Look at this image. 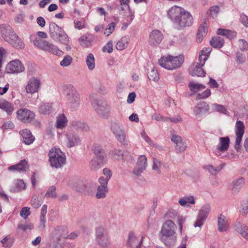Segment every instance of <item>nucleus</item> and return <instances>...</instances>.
I'll return each mask as SVG.
<instances>
[{
  "instance_id": "obj_11",
  "label": "nucleus",
  "mask_w": 248,
  "mask_h": 248,
  "mask_svg": "<svg viewBox=\"0 0 248 248\" xmlns=\"http://www.w3.org/2000/svg\"><path fill=\"white\" fill-rule=\"evenodd\" d=\"M41 87V80L36 77H31L28 81L25 86L26 92L27 93L33 94L38 93Z\"/></svg>"
},
{
  "instance_id": "obj_7",
  "label": "nucleus",
  "mask_w": 248,
  "mask_h": 248,
  "mask_svg": "<svg viewBox=\"0 0 248 248\" xmlns=\"http://www.w3.org/2000/svg\"><path fill=\"white\" fill-rule=\"evenodd\" d=\"M110 129L117 140L124 145L127 146L128 141L124 126L119 122H113L111 124Z\"/></svg>"
},
{
  "instance_id": "obj_35",
  "label": "nucleus",
  "mask_w": 248,
  "mask_h": 248,
  "mask_svg": "<svg viewBox=\"0 0 248 248\" xmlns=\"http://www.w3.org/2000/svg\"><path fill=\"white\" fill-rule=\"evenodd\" d=\"M68 123L66 117L64 114H61L57 118L56 126L58 129L64 128Z\"/></svg>"
},
{
  "instance_id": "obj_50",
  "label": "nucleus",
  "mask_w": 248,
  "mask_h": 248,
  "mask_svg": "<svg viewBox=\"0 0 248 248\" xmlns=\"http://www.w3.org/2000/svg\"><path fill=\"white\" fill-rule=\"evenodd\" d=\"M14 240V239L9 236H7L1 240V242L2 244V246L5 248H9L12 247L13 244Z\"/></svg>"
},
{
  "instance_id": "obj_63",
  "label": "nucleus",
  "mask_w": 248,
  "mask_h": 248,
  "mask_svg": "<svg viewBox=\"0 0 248 248\" xmlns=\"http://www.w3.org/2000/svg\"><path fill=\"white\" fill-rule=\"evenodd\" d=\"M14 128V124L10 121L4 123L1 126L3 130L12 129Z\"/></svg>"
},
{
  "instance_id": "obj_22",
  "label": "nucleus",
  "mask_w": 248,
  "mask_h": 248,
  "mask_svg": "<svg viewBox=\"0 0 248 248\" xmlns=\"http://www.w3.org/2000/svg\"><path fill=\"white\" fill-rule=\"evenodd\" d=\"M209 111V106L205 102H200L197 104L193 108L194 114L196 116L208 113Z\"/></svg>"
},
{
  "instance_id": "obj_8",
  "label": "nucleus",
  "mask_w": 248,
  "mask_h": 248,
  "mask_svg": "<svg viewBox=\"0 0 248 248\" xmlns=\"http://www.w3.org/2000/svg\"><path fill=\"white\" fill-rule=\"evenodd\" d=\"M50 33L51 37L54 40H58L62 43L66 44L68 42V37L64 31L56 24L52 23L49 26Z\"/></svg>"
},
{
  "instance_id": "obj_21",
  "label": "nucleus",
  "mask_w": 248,
  "mask_h": 248,
  "mask_svg": "<svg viewBox=\"0 0 248 248\" xmlns=\"http://www.w3.org/2000/svg\"><path fill=\"white\" fill-rule=\"evenodd\" d=\"M163 38V35L161 32L154 30L150 34L148 42L151 46H156L161 43Z\"/></svg>"
},
{
  "instance_id": "obj_43",
  "label": "nucleus",
  "mask_w": 248,
  "mask_h": 248,
  "mask_svg": "<svg viewBox=\"0 0 248 248\" xmlns=\"http://www.w3.org/2000/svg\"><path fill=\"white\" fill-rule=\"evenodd\" d=\"M123 155V152L118 149H114L109 153V156L115 160L120 159L122 158Z\"/></svg>"
},
{
  "instance_id": "obj_29",
  "label": "nucleus",
  "mask_w": 248,
  "mask_h": 248,
  "mask_svg": "<svg viewBox=\"0 0 248 248\" xmlns=\"http://www.w3.org/2000/svg\"><path fill=\"white\" fill-rule=\"evenodd\" d=\"M20 134L22 137L23 142L27 145L32 143L34 140V137L28 129H26L20 131Z\"/></svg>"
},
{
  "instance_id": "obj_26",
  "label": "nucleus",
  "mask_w": 248,
  "mask_h": 248,
  "mask_svg": "<svg viewBox=\"0 0 248 248\" xmlns=\"http://www.w3.org/2000/svg\"><path fill=\"white\" fill-rule=\"evenodd\" d=\"M92 150L95 155V157L100 161H105L106 158V154L101 145L98 144H94L92 147Z\"/></svg>"
},
{
  "instance_id": "obj_25",
  "label": "nucleus",
  "mask_w": 248,
  "mask_h": 248,
  "mask_svg": "<svg viewBox=\"0 0 248 248\" xmlns=\"http://www.w3.org/2000/svg\"><path fill=\"white\" fill-rule=\"evenodd\" d=\"M94 41V36L91 34H86L81 36L78 41L80 45L84 47H90Z\"/></svg>"
},
{
  "instance_id": "obj_14",
  "label": "nucleus",
  "mask_w": 248,
  "mask_h": 248,
  "mask_svg": "<svg viewBox=\"0 0 248 248\" xmlns=\"http://www.w3.org/2000/svg\"><path fill=\"white\" fill-rule=\"evenodd\" d=\"M244 129L245 126L243 122L237 120L235 125V132L236 137L234 145V148L237 151L240 149L242 138L244 134Z\"/></svg>"
},
{
  "instance_id": "obj_42",
  "label": "nucleus",
  "mask_w": 248,
  "mask_h": 248,
  "mask_svg": "<svg viewBox=\"0 0 248 248\" xmlns=\"http://www.w3.org/2000/svg\"><path fill=\"white\" fill-rule=\"evenodd\" d=\"M128 44V38L123 37L116 43V48L119 50H123L127 46Z\"/></svg>"
},
{
  "instance_id": "obj_55",
  "label": "nucleus",
  "mask_w": 248,
  "mask_h": 248,
  "mask_svg": "<svg viewBox=\"0 0 248 248\" xmlns=\"http://www.w3.org/2000/svg\"><path fill=\"white\" fill-rule=\"evenodd\" d=\"M72 62V57L67 55L63 58V60L60 62V64L62 66L65 67L69 66L71 63Z\"/></svg>"
},
{
  "instance_id": "obj_18",
  "label": "nucleus",
  "mask_w": 248,
  "mask_h": 248,
  "mask_svg": "<svg viewBox=\"0 0 248 248\" xmlns=\"http://www.w3.org/2000/svg\"><path fill=\"white\" fill-rule=\"evenodd\" d=\"M17 118L24 123H29L34 118L33 112L26 108L19 109L16 112Z\"/></svg>"
},
{
  "instance_id": "obj_6",
  "label": "nucleus",
  "mask_w": 248,
  "mask_h": 248,
  "mask_svg": "<svg viewBox=\"0 0 248 248\" xmlns=\"http://www.w3.org/2000/svg\"><path fill=\"white\" fill-rule=\"evenodd\" d=\"M91 102L100 117L103 119L108 118L111 113V108L107 102L95 99H91Z\"/></svg>"
},
{
  "instance_id": "obj_53",
  "label": "nucleus",
  "mask_w": 248,
  "mask_h": 248,
  "mask_svg": "<svg viewBox=\"0 0 248 248\" xmlns=\"http://www.w3.org/2000/svg\"><path fill=\"white\" fill-rule=\"evenodd\" d=\"M212 108L217 112L225 114L226 112V109L225 108L221 105H219L217 104H212Z\"/></svg>"
},
{
  "instance_id": "obj_23",
  "label": "nucleus",
  "mask_w": 248,
  "mask_h": 248,
  "mask_svg": "<svg viewBox=\"0 0 248 248\" xmlns=\"http://www.w3.org/2000/svg\"><path fill=\"white\" fill-rule=\"evenodd\" d=\"M218 230L220 232H227L229 229V223L227 218L220 214L217 217Z\"/></svg>"
},
{
  "instance_id": "obj_4",
  "label": "nucleus",
  "mask_w": 248,
  "mask_h": 248,
  "mask_svg": "<svg viewBox=\"0 0 248 248\" xmlns=\"http://www.w3.org/2000/svg\"><path fill=\"white\" fill-rule=\"evenodd\" d=\"M48 156L52 167L59 168L65 163V155L59 148H52L49 152Z\"/></svg>"
},
{
  "instance_id": "obj_16",
  "label": "nucleus",
  "mask_w": 248,
  "mask_h": 248,
  "mask_svg": "<svg viewBox=\"0 0 248 248\" xmlns=\"http://www.w3.org/2000/svg\"><path fill=\"white\" fill-rule=\"evenodd\" d=\"M230 142V140L229 137H220L219 142L214 151L215 155L217 156H220L222 153H224L228 149Z\"/></svg>"
},
{
  "instance_id": "obj_32",
  "label": "nucleus",
  "mask_w": 248,
  "mask_h": 248,
  "mask_svg": "<svg viewBox=\"0 0 248 248\" xmlns=\"http://www.w3.org/2000/svg\"><path fill=\"white\" fill-rule=\"evenodd\" d=\"M0 108L5 111L7 114L10 115L14 110V106L12 103L3 99L0 100Z\"/></svg>"
},
{
  "instance_id": "obj_15",
  "label": "nucleus",
  "mask_w": 248,
  "mask_h": 248,
  "mask_svg": "<svg viewBox=\"0 0 248 248\" xmlns=\"http://www.w3.org/2000/svg\"><path fill=\"white\" fill-rule=\"evenodd\" d=\"M147 157L145 155H140L138 159L136 166L132 171L133 173L137 176H140L147 167Z\"/></svg>"
},
{
  "instance_id": "obj_34",
  "label": "nucleus",
  "mask_w": 248,
  "mask_h": 248,
  "mask_svg": "<svg viewBox=\"0 0 248 248\" xmlns=\"http://www.w3.org/2000/svg\"><path fill=\"white\" fill-rule=\"evenodd\" d=\"M202 65H199L198 63H194L191 66L192 69L191 75L197 76L198 77H204L205 75V72L202 68Z\"/></svg>"
},
{
  "instance_id": "obj_41",
  "label": "nucleus",
  "mask_w": 248,
  "mask_h": 248,
  "mask_svg": "<svg viewBox=\"0 0 248 248\" xmlns=\"http://www.w3.org/2000/svg\"><path fill=\"white\" fill-rule=\"evenodd\" d=\"M13 29L12 27L7 25H3L0 26V33L2 38L5 40V37L9 36Z\"/></svg>"
},
{
  "instance_id": "obj_27",
  "label": "nucleus",
  "mask_w": 248,
  "mask_h": 248,
  "mask_svg": "<svg viewBox=\"0 0 248 248\" xmlns=\"http://www.w3.org/2000/svg\"><path fill=\"white\" fill-rule=\"evenodd\" d=\"M29 169V165L25 160H21L16 165H12L8 168L10 171H18L19 172L26 171Z\"/></svg>"
},
{
  "instance_id": "obj_39",
  "label": "nucleus",
  "mask_w": 248,
  "mask_h": 248,
  "mask_svg": "<svg viewBox=\"0 0 248 248\" xmlns=\"http://www.w3.org/2000/svg\"><path fill=\"white\" fill-rule=\"evenodd\" d=\"M105 161H100L96 157L93 158L90 162V169L93 170H97L101 167L102 164Z\"/></svg>"
},
{
  "instance_id": "obj_60",
  "label": "nucleus",
  "mask_w": 248,
  "mask_h": 248,
  "mask_svg": "<svg viewBox=\"0 0 248 248\" xmlns=\"http://www.w3.org/2000/svg\"><path fill=\"white\" fill-rule=\"evenodd\" d=\"M186 147V144L183 140L176 145V150L179 153L183 152L185 151Z\"/></svg>"
},
{
  "instance_id": "obj_62",
  "label": "nucleus",
  "mask_w": 248,
  "mask_h": 248,
  "mask_svg": "<svg viewBox=\"0 0 248 248\" xmlns=\"http://www.w3.org/2000/svg\"><path fill=\"white\" fill-rule=\"evenodd\" d=\"M74 27L76 29L78 30L82 29L85 27V21L82 22L80 21L75 20Z\"/></svg>"
},
{
  "instance_id": "obj_1",
  "label": "nucleus",
  "mask_w": 248,
  "mask_h": 248,
  "mask_svg": "<svg viewBox=\"0 0 248 248\" xmlns=\"http://www.w3.org/2000/svg\"><path fill=\"white\" fill-rule=\"evenodd\" d=\"M61 91L65 96L67 104L71 111L77 110L80 106V95L77 89L71 84H65L62 86Z\"/></svg>"
},
{
  "instance_id": "obj_17",
  "label": "nucleus",
  "mask_w": 248,
  "mask_h": 248,
  "mask_svg": "<svg viewBox=\"0 0 248 248\" xmlns=\"http://www.w3.org/2000/svg\"><path fill=\"white\" fill-rule=\"evenodd\" d=\"M80 143L81 139L77 134L69 133L65 135L64 143L67 148H72L78 146Z\"/></svg>"
},
{
  "instance_id": "obj_37",
  "label": "nucleus",
  "mask_w": 248,
  "mask_h": 248,
  "mask_svg": "<svg viewBox=\"0 0 248 248\" xmlns=\"http://www.w3.org/2000/svg\"><path fill=\"white\" fill-rule=\"evenodd\" d=\"M210 43L212 46L220 48L223 46L224 41L222 37L217 36L213 37Z\"/></svg>"
},
{
  "instance_id": "obj_44",
  "label": "nucleus",
  "mask_w": 248,
  "mask_h": 248,
  "mask_svg": "<svg viewBox=\"0 0 248 248\" xmlns=\"http://www.w3.org/2000/svg\"><path fill=\"white\" fill-rule=\"evenodd\" d=\"M86 63L89 70H93L95 68V59L92 53H89L87 55Z\"/></svg>"
},
{
  "instance_id": "obj_64",
  "label": "nucleus",
  "mask_w": 248,
  "mask_h": 248,
  "mask_svg": "<svg viewBox=\"0 0 248 248\" xmlns=\"http://www.w3.org/2000/svg\"><path fill=\"white\" fill-rule=\"evenodd\" d=\"M240 22L246 27H248V16L246 15L242 14L240 18Z\"/></svg>"
},
{
  "instance_id": "obj_10",
  "label": "nucleus",
  "mask_w": 248,
  "mask_h": 248,
  "mask_svg": "<svg viewBox=\"0 0 248 248\" xmlns=\"http://www.w3.org/2000/svg\"><path fill=\"white\" fill-rule=\"evenodd\" d=\"M25 70L23 64L18 59L9 62L6 67L5 71L7 73L17 74L23 72Z\"/></svg>"
},
{
  "instance_id": "obj_3",
  "label": "nucleus",
  "mask_w": 248,
  "mask_h": 248,
  "mask_svg": "<svg viewBox=\"0 0 248 248\" xmlns=\"http://www.w3.org/2000/svg\"><path fill=\"white\" fill-rule=\"evenodd\" d=\"M184 61V57L182 55L177 56L167 55L161 57L158 61V63L166 69L172 70L180 67Z\"/></svg>"
},
{
  "instance_id": "obj_13",
  "label": "nucleus",
  "mask_w": 248,
  "mask_h": 248,
  "mask_svg": "<svg viewBox=\"0 0 248 248\" xmlns=\"http://www.w3.org/2000/svg\"><path fill=\"white\" fill-rule=\"evenodd\" d=\"M5 41L17 49H23L25 44L13 30L9 36L5 37Z\"/></svg>"
},
{
  "instance_id": "obj_52",
  "label": "nucleus",
  "mask_w": 248,
  "mask_h": 248,
  "mask_svg": "<svg viewBox=\"0 0 248 248\" xmlns=\"http://www.w3.org/2000/svg\"><path fill=\"white\" fill-rule=\"evenodd\" d=\"M116 24L114 22H112L109 24L108 27L106 28L104 34L106 36H109L114 30Z\"/></svg>"
},
{
  "instance_id": "obj_12",
  "label": "nucleus",
  "mask_w": 248,
  "mask_h": 248,
  "mask_svg": "<svg viewBox=\"0 0 248 248\" xmlns=\"http://www.w3.org/2000/svg\"><path fill=\"white\" fill-rule=\"evenodd\" d=\"M96 243L102 247H107L109 244L108 235L105 229L102 227L97 228L95 232Z\"/></svg>"
},
{
  "instance_id": "obj_46",
  "label": "nucleus",
  "mask_w": 248,
  "mask_h": 248,
  "mask_svg": "<svg viewBox=\"0 0 248 248\" xmlns=\"http://www.w3.org/2000/svg\"><path fill=\"white\" fill-rule=\"evenodd\" d=\"M51 109L52 106L50 104L44 103L41 104L39 108V112L44 114H49Z\"/></svg>"
},
{
  "instance_id": "obj_28",
  "label": "nucleus",
  "mask_w": 248,
  "mask_h": 248,
  "mask_svg": "<svg viewBox=\"0 0 248 248\" xmlns=\"http://www.w3.org/2000/svg\"><path fill=\"white\" fill-rule=\"evenodd\" d=\"M66 231V227L65 226H58L54 228L51 231V235L53 238L59 239L60 237L64 236V232Z\"/></svg>"
},
{
  "instance_id": "obj_31",
  "label": "nucleus",
  "mask_w": 248,
  "mask_h": 248,
  "mask_svg": "<svg viewBox=\"0 0 248 248\" xmlns=\"http://www.w3.org/2000/svg\"><path fill=\"white\" fill-rule=\"evenodd\" d=\"M235 231L238 232L245 239L248 240V227L240 223L234 225Z\"/></svg>"
},
{
  "instance_id": "obj_56",
  "label": "nucleus",
  "mask_w": 248,
  "mask_h": 248,
  "mask_svg": "<svg viewBox=\"0 0 248 248\" xmlns=\"http://www.w3.org/2000/svg\"><path fill=\"white\" fill-rule=\"evenodd\" d=\"M219 9V7L218 6H212L209 10V14L211 15L213 18H215L217 16Z\"/></svg>"
},
{
  "instance_id": "obj_30",
  "label": "nucleus",
  "mask_w": 248,
  "mask_h": 248,
  "mask_svg": "<svg viewBox=\"0 0 248 248\" xmlns=\"http://www.w3.org/2000/svg\"><path fill=\"white\" fill-rule=\"evenodd\" d=\"M212 51L211 47H205L200 52L199 60V65L203 66L205 64L206 61L209 57V55Z\"/></svg>"
},
{
  "instance_id": "obj_47",
  "label": "nucleus",
  "mask_w": 248,
  "mask_h": 248,
  "mask_svg": "<svg viewBox=\"0 0 248 248\" xmlns=\"http://www.w3.org/2000/svg\"><path fill=\"white\" fill-rule=\"evenodd\" d=\"M188 87L191 90L193 93H197L200 90L203 89L205 88V86L202 84H198L194 83L193 82H189L188 84Z\"/></svg>"
},
{
  "instance_id": "obj_61",
  "label": "nucleus",
  "mask_w": 248,
  "mask_h": 248,
  "mask_svg": "<svg viewBox=\"0 0 248 248\" xmlns=\"http://www.w3.org/2000/svg\"><path fill=\"white\" fill-rule=\"evenodd\" d=\"M113 50V44L111 41H108L103 47V51L110 53Z\"/></svg>"
},
{
  "instance_id": "obj_36",
  "label": "nucleus",
  "mask_w": 248,
  "mask_h": 248,
  "mask_svg": "<svg viewBox=\"0 0 248 248\" xmlns=\"http://www.w3.org/2000/svg\"><path fill=\"white\" fill-rule=\"evenodd\" d=\"M207 32V26L205 23H204L201 25L198 30V32L197 35V41L198 42H201L202 40L203 37H204Z\"/></svg>"
},
{
  "instance_id": "obj_48",
  "label": "nucleus",
  "mask_w": 248,
  "mask_h": 248,
  "mask_svg": "<svg viewBox=\"0 0 248 248\" xmlns=\"http://www.w3.org/2000/svg\"><path fill=\"white\" fill-rule=\"evenodd\" d=\"M153 163L152 170L155 171L157 174H161V168L162 166L161 161L156 158H154Z\"/></svg>"
},
{
  "instance_id": "obj_49",
  "label": "nucleus",
  "mask_w": 248,
  "mask_h": 248,
  "mask_svg": "<svg viewBox=\"0 0 248 248\" xmlns=\"http://www.w3.org/2000/svg\"><path fill=\"white\" fill-rule=\"evenodd\" d=\"M108 192V187H97L96 197L97 199L105 198L106 196V193Z\"/></svg>"
},
{
  "instance_id": "obj_45",
  "label": "nucleus",
  "mask_w": 248,
  "mask_h": 248,
  "mask_svg": "<svg viewBox=\"0 0 248 248\" xmlns=\"http://www.w3.org/2000/svg\"><path fill=\"white\" fill-rule=\"evenodd\" d=\"M147 76L150 80L155 82L158 81L160 78L157 70L154 67L148 71Z\"/></svg>"
},
{
  "instance_id": "obj_33",
  "label": "nucleus",
  "mask_w": 248,
  "mask_h": 248,
  "mask_svg": "<svg viewBox=\"0 0 248 248\" xmlns=\"http://www.w3.org/2000/svg\"><path fill=\"white\" fill-rule=\"evenodd\" d=\"M72 126L78 130L88 131L90 127L85 123L78 120H73L71 123Z\"/></svg>"
},
{
  "instance_id": "obj_19",
  "label": "nucleus",
  "mask_w": 248,
  "mask_h": 248,
  "mask_svg": "<svg viewBox=\"0 0 248 248\" xmlns=\"http://www.w3.org/2000/svg\"><path fill=\"white\" fill-rule=\"evenodd\" d=\"M185 10L184 8L175 5L168 10V16L174 23L176 24Z\"/></svg>"
},
{
  "instance_id": "obj_5",
  "label": "nucleus",
  "mask_w": 248,
  "mask_h": 248,
  "mask_svg": "<svg viewBox=\"0 0 248 248\" xmlns=\"http://www.w3.org/2000/svg\"><path fill=\"white\" fill-rule=\"evenodd\" d=\"M33 38H34L33 44L40 49L57 56L62 55V51L59 49L57 46L53 44L49 43L47 41L43 40L40 38L35 37L34 35L30 36L31 40Z\"/></svg>"
},
{
  "instance_id": "obj_57",
  "label": "nucleus",
  "mask_w": 248,
  "mask_h": 248,
  "mask_svg": "<svg viewBox=\"0 0 248 248\" xmlns=\"http://www.w3.org/2000/svg\"><path fill=\"white\" fill-rule=\"evenodd\" d=\"M56 187L55 186H51L49 187L48 191L46 193L45 196L47 197L50 198H56Z\"/></svg>"
},
{
  "instance_id": "obj_40",
  "label": "nucleus",
  "mask_w": 248,
  "mask_h": 248,
  "mask_svg": "<svg viewBox=\"0 0 248 248\" xmlns=\"http://www.w3.org/2000/svg\"><path fill=\"white\" fill-rule=\"evenodd\" d=\"M217 34L222 36H225L230 39L233 38L236 35V33L234 31L222 29H218L217 30Z\"/></svg>"
},
{
  "instance_id": "obj_58",
  "label": "nucleus",
  "mask_w": 248,
  "mask_h": 248,
  "mask_svg": "<svg viewBox=\"0 0 248 248\" xmlns=\"http://www.w3.org/2000/svg\"><path fill=\"white\" fill-rule=\"evenodd\" d=\"M211 95V91L209 89H206L201 93H199L196 97L197 99H204Z\"/></svg>"
},
{
  "instance_id": "obj_38",
  "label": "nucleus",
  "mask_w": 248,
  "mask_h": 248,
  "mask_svg": "<svg viewBox=\"0 0 248 248\" xmlns=\"http://www.w3.org/2000/svg\"><path fill=\"white\" fill-rule=\"evenodd\" d=\"M178 203L182 206H185L187 203L194 204L195 203V199L193 196L190 195L185 196L180 198L178 201Z\"/></svg>"
},
{
  "instance_id": "obj_51",
  "label": "nucleus",
  "mask_w": 248,
  "mask_h": 248,
  "mask_svg": "<svg viewBox=\"0 0 248 248\" xmlns=\"http://www.w3.org/2000/svg\"><path fill=\"white\" fill-rule=\"evenodd\" d=\"M136 241L137 238L135 234L133 233H130L128 235L126 245L128 247H132L134 244H136Z\"/></svg>"
},
{
  "instance_id": "obj_2",
  "label": "nucleus",
  "mask_w": 248,
  "mask_h": 248,
  "mask_svg": "<svg viewBox=\"0 0 248 248\" xmlns=\"http://www.w3.org/2000/svg\"><path fill=\"white\" fill-rule=\"evenodd\" d=\"M177 226L171 220H166L160 231L161 239L168 246L173 245L177 240Z\"/></svg>"
},
{
  "instance_id": "obj_54",
  "label": "nucleus",
  "mask_w": 248,
  "mask_h": 248,
  "mask_svg": "<svg viewBox=\"0 0 248 248\" xmlns=\"http://www.w3.org/2000/svg\"><path fill=\"white\" fill-rule=\"evenodd\" d=\"M33 225L31 223L27 224L20 223L18 226V229L23 231H26L27 230H31L32 229Z\"/></svg>"
},
{
  "instance_id": "obj_24",
  "label": "nucleus",
  "mask_w": 248,
  "mask_h": 248,
  "mask_svg": "<svg viewBox=\"0 0 248 248\" xmlns=\"http://www.w3.org/2000/svg\"><path fill=\"white\" fill-rule=\"evenodd\" d=\"M245 183L244 178L243 177L236 179L232 181L230 185V189L233 194L238 193Z\"/></svg>"
},
{
  "instance_id": "obj_20",
  "label": "nucleus",
  "mask_w": 248,
  "mask_h": 248,
  "mask_svg": "<svg viewBox=\"0 0 248 248\" xmlns=\"http://www.w3.org/2000/svg\"><path fill=\"white\" fill-rule=\"evenodd\" d=\"M193 22V16L188 11L185 10L176 24L180 27H189Z\"/></svg>"
},
{
  "instance_id": "obj_9",
  "label": "nucleus",
  "mask_w": 248,
  "mask_h": 248,
  "mask_svg": "<svg viewBox=\"0 0 248 248\" xmlns=\"http://www.w3.org/2000/svg\"><path fill=\"white\" fill-rule=\"evenodd\" d=\"M210 210L211 207L209 204H205L202 207L198 212L196 220L194 223V226L195 228L202 227L207 218Z\"/></svg>"
},
{
  "instance_id": "obj_59",
  "label": "nucleus",
  "mask_w": 248,
  "mask_h": 248,
  "mask_svg": "<svg viewBox=\"0 0 248 248\" xmlns=\"http://www.w3.org/2000/svg\"><path fill=\"white\" fill-rule=\"evenodd\" d=\"M30 214V208L27 207H23L20 212V215L24 219H26Z\"/></svg>"
}]
</instances>
